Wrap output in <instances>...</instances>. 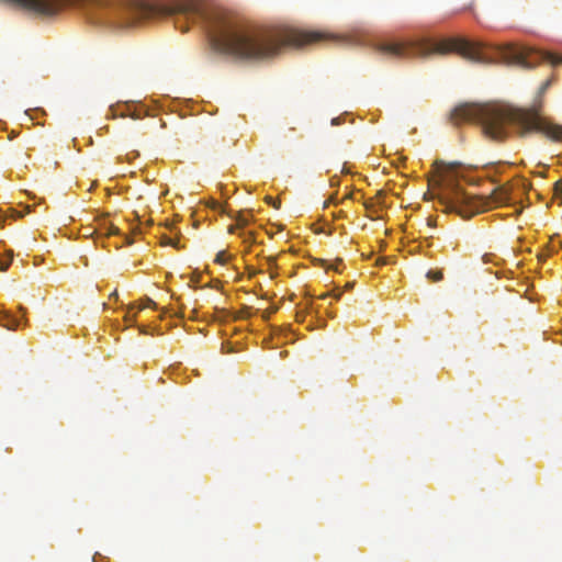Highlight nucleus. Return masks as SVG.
Returning <instances> with one entry per match:
<instances>
[{
	"label": "nucleus",
	"instance_id": "f257e3e1",
	"mask_svg": "<svg viewBox=\"0 0 562 562\" xmlns=\"http://www.w3.org/2000/svg\"><path fill=\"white\" fill-rule=\"evenodd\" d=\"M168 16L175 19V25L181 32L189 30L190 22L201 21L214 49L251 61L272 58L283 47H300L328 38L326 33L318 31L254 26L226 9L203 8L195 0L170 3L108 0V26L127 27L143 20Z\"/></svg>",
	"mask_w": 562,
	"mask_h": 562
},
{
	"label": "nucleus",
	"instance_id": "f03ea898",
	"mask_svg": "<svg viewBox=\"0 0 562 562\" xmlns=\"http://www.w3.org/2000/svg\"><path fill=\"white\" fill-rule=\"evenodd\" d=\"M450 120L454 125L479 123L482 133L493 140L505 139L512 125L521 135L540 132L552 140H562V126L543 117L537 106L524 109L508 104L462 103L453 109Z\"/></svg>",
	"mask_w": 562,
	"mask_h": 562
},
{
	"label": "nucleus",
	"instance_id": "7ed1b4c3",
	"mask_svg": "<svg viewBox=\"0 0 562 562\" xmlns=\"http://www.w3.org/2000/svg\"><path fill=\"white\" fill-rule=\"evenodd\" d=\"M376 50L382 55L394 58L427 57L432 54L446 55L457 53L462 57L481 63L483 56L480 47L460 37L446 38L439 42L428 40L417 42H383L376 45Z\"/></svg>",
	"mask_w": 562,
	"mask_h": 562
},
{
	"label": "nucleus",
	"instance_id": "20e7f679",
	"mask_svg": "<svg viewBox=\"0 0 562 562\" xmlns=\"http://www.w3.org/2000/svg\"><path fill=\"white\" fill-rule=\"evenodd\" d=\"M509 191L505 187L496 188L488 196L464 191L458 183L451 182L440 198L446 212L457 213L462 218H470L493 206L508 203Z\"/></svg>",
	"mask_w": 562,
	"mask_h": 562
},
{
	"label": "nucleus",
	"instance_id": "39448f33",
	"mask_svg": "<svg viewBox=\"0 0 562 562\" xmlns=\"http://www.w3.org/2000/svg\"><path fill=\"white\" fill-rule=\"evenodd\" d=\"M504 58H506L509 63H518L525 67H530V64L527 61L526 55L516 49L515 47L508 46L503 50Z\"/></svg>",
	"mask_w": 562,
	"mask_h": 562
},
{
	"label": "nucleus",
	"instance_id": "423d86ee",
	"mask_svg": "<svg viewBox=\"0 0 562 562\" xmlns=\"http://www.w3.org/2000/svg\"><path fill=\"white\" fill-rule=\"evenodd\" d=\"M13 258V251L12 250H5L0 247V270L5 271L12 261Z\"/></svg>",
	"mask_w": 562,
	"mask_h": 562
},
{
	"label": "nucleus",
	"instance_id": "0eeeda50",
	"mask_svg": "<svg viewBox=\"0 0 562 562\" xmlns=\"http://www.w3.org/2000/svg\"><path fill=\"white\" fill-rule=\"evenodd\" d=\"M83 235L85 236H88V235L94 236L95 235V243L100 244L101 247H104V238H103L102 234L99 233V231L97 228L92 229L90 227H87V228H85Z\"/></svg>",
	"mask_w": 562,
	"mask_h": 562
},
{
	"label": "nucleus",
	"instance_id": "6e6552de",
	"mask_svg": "<svg viewBox=\"0 0 562 562\" xmlns=\"http://www.w3.org/2000/svg\"><path fill=\"white\" fill-rule=\"evenodd\" d=\"M161 245L164 246H171L176 249H182V246L180 245L179 239H175L170 236L164 235L161 237Z\"/></svg>",
	"mask_w": 562,
	"mask_h": 562
},
{
	"label": "nucleus",
	"instance_id": "1a4fd4ad",
	"mask_svg": "<svg viewBox=\"0 0 562 562\" xmlns=\"http://www.w3.org/2000/svg\"><path fill=\"white\" fill-rule=\"evenodd\" d=\"M540 54V57L547 61H549L550 64L552 65H558V64H561L562 63V59L559 58L558 56L549 53V52H541L539 53Z\"/></svg>",
	"mask_w": 562,
	"mask_h": 562
},
{
	"label": "nucleus",
	"instance_id": "9d476101",
	"mask_svg": "<svg viewBox=\"0 0 562 562\" xmlns=\"http://www.w3.org/2000/svg\"><path fill=\"white\" fill-rule=\"evenodd\" d=\"M231 258V255L225 250H221L216 254L214 262L218 265H224Z\"/></svg>",
	"mask_w": 562,
	"mask_h": 562
},
{
	"label": "nucleus",
	"instance_id": "9b49d317",
	"mask_svg": "<svg viewBox=\"0 0 562 562\" xmlns=\"http://www.w3.org/2000/svg\"><path fill=\"white\" fill-rule=\"evenodd\" d=\"M426 277L432 282H438L442 280L443 273L441 270H429Z\"/></svg>",
	"mask_w": 562,
	"mask_h": 562
},
{
	"label": "nucleus",
	"instance_id": "f8f14e48",
	"mask_svg": "<svg viewBox=\"0 0 562 562\" xmlns=\"http://www.w3.org/2000/svg\"><path fill=\"white\" fill-rule=\"evenodd\" d=\"M234 218L236 220L239 227H244L249 223L248 216H246L243 212H238Z\"/></svg>",
	"mask_w": 562,
	"mask_h": 562
},
{
	"label": "nucleus",
	"instance_id": "ddd939ff",
	"mask_svg": "<svg viewBox=\"0 0 562 562\" xmlns=\"http://www.w3.org/2000/svg\"><path fill=\"white\" fill-rule=\"evenodd\" d=\"M553 194L557 199L562 201V179L554 183Z\"/></svg>",
	"mask_w": 562,
	"mask_h": 562
},
{
	"label": "nucleus",
	"instance_id": "4468645a",
	"mask_svg": "<svg viewBox=\"0 0 562 562\" xmlns=\"http://www.w3.org/2000/svg\"><path fill=\"white\" fill-rule=\"evenodd\" d=\"M106 234H108V238H110L111 236L120 234V228L117 226H115L112 222L108 221Z\"/></svg>",
	"mask_w": 562,
	"mask_h": 562
},
{
	"label": "nucleus",
	"instance_id": "2eb2a0df",
	"mask_svg": "<svg viewBox=\"0 0 562 562\" xmlns=\"http://www.w3.org/2000/svg\"><path fill=\"white\" fill-rule=\"evenodd\" d=\"M117 115H119V114H117V112H116V109H115L113 105H111L110 108H108V114H106L108 120H109L110 117H115V116H117Z\"/></svg>",
	"mask_w": 562,
	"mask_h": 562
},
{
	"label": "nucleus",
	"instance_id": "dca6fc26",
	"mask_svg": "<svg viewBox=\"0 0 562 562\" xmlns=\"http://www.w3.org/2000/svg\"><path fill=\"white\" fill-rule=\"evenodd\" d=\"M114 300L115 302L117 301V291L114 290L113 292H111L109 295H108V310L110 308V302Z\"/></svg>",
	"mask_w": 562,
	"mask_h": 562
},
{
	"label": "nucleus",
	"instance_id": "f3484780",
	"mask_svg": "<svg viewBox=\"0 0 562 562\" xmlns=\"http://www.w3.org/2000/svg\"><path fill=\"white\" fill-rule=\"evenodd\" d=\"M266 201H267V203H268V204H271V205H272L273 207H276V209H279V207H280V202H279V203H276L271 196H267V198H266Z\"/></svg>",
	"mask_w": 562,
	"mask_h": 562
},
{
	"label": "nucleus",
	"instance_id": "a211bd4d",
	"mask_svg": "<svg viewBox=\"0 0 562 562\" xmlns=\"http://www.w3.org/2000/svg\"><path fill=\"white\" fill-rule=\"evenodd\" d=\"M109 325H111V326H113V327H117V326H119V321H117V318L112 319V317H110V316L108 315V326H109Z\"/></svg>",
	"mask_w": 562,
	"mask_h": 562
},
{
	"label": "nucleus",
	"instance_id": "6ab92c4d",
	"mask_svg": "<svg viewBox=\"0 0 562 562\" xmlns=\"http://www.w3.org/2000/svg\"><path fill=\"white\" fill-rule=\"evenodd\" d=\"M16 324H18V322L15 319H12V324H8V325H3V326L7 327L8 329H14Z\"/></svg>",
	"mask_w": 562,
	"mask_h": 562
},
{
	"label": "nucleus",
	"instance_id": "aec40b11",
	"mask_svg": "<svg viewBox=\"0 0 562 562\" xmlns=\"http://www.w3.org/2000/svg\"><path fill=\"white\" fill-rule=\"evenodd\" d=\"M102 559L103 557L100 553H95L93 557V562H101Z\"/></svg>",
	"mask_w": 562,
	"mask_h": 562
},
{
	"label": "nucleus",
	"instance_id": "412c9836",
	"mask_svg": "<svg viewBox=\"0 0 562 562\" xmlns=\"http://www.w3.org/2000/svg\"><path fill=\"white\" fill-rule=\"evenodd\" d=\"M551 81L550 80H547L542 87H541V91L543 92L549 86H550Z\"/></svg>",
	"mask_w": 562,
	"mask_h": 562
},
{
	"label": "nucleus",
	"instance_id": "4be33fe9",
	"mask_svg": "<svg viewBox=\"0 0 562 562\" xmlns=\"http://www.w3.org/2000/svg\"><path fill=\"white\" fill-rule=\"evenodd\" d=\"M333 125H339L340 124V117H335L331 120Z\"/></svg>",
	"mask_w": 562,
	"mask_h": 562
},
{
	"label": "nucleus",
	"instance_id": "5701e85b",
	"mask_svg": "<svg viewBox=\"0 0 562 562\" xmlns=\"http://www.w3.org/2000/svg\"><path fill=\"white\" fill-rule=\"evenodd\" d=\"M336 300H339L340 296H341V292H338V293H333L331 294Z\"/></svg>",
	"mask_w": 562,
	"mask_h": 562
},
{
	"label": "nucleus",
	"instance_id": "b1692460",
	"mask_svg": "<svg viewBox=\"0 0 562 562\" xmlns=\"http://www.w3.org/2000/svg\"><path fill=\"white\" fill-rule=\"evenodd\" d=\"M330 295H331V293H324V294H322V295L319 296V299L324 300V299H326V297H328V296H330Z\"/></svg>",
	"mask_w": 562,
	"mask_h": 562
},
{
	"label": "nucleus",
	"instance_id": "393cba45",
	"mask_svg": "<svg viewBox=\"0 0 562 562\" xmlns=\"http://www.w3.org/2000/svg\"><path fill=\"white\" fill-rule=\"evenodd\" d=\"M122 313H123V319H124L125 322H127V321L130 319V318H128V312H127V313L122 312Z\"/></svg>",
	"mask_w": 562,
	"mask_h": 562
},
{
	"label": "nucleus",
	"instance_id": "a878e982",
	"mask_svg": "<svg viewBox=\"0 0 562 562\" xmlns=\"http://www.w3.org/2000/svg\"><path fill=\"white\" fill-rule=\"evenodd\" d=\"M338 183V180L336 178L331 179L330 184L336 186Z\"/></svg>",
	"mask_w": 562,
	"mask_h": 562
},
{
	"label": "nucleus",
	"instance_id": "bb28decb",
	"mask_svg": "<svg viewBox=\"0 0 562 562\" xmlns=\"http://www.w3.org/2000/svg\"><path fill=\"white\" fill-rule=\"evenodd\" d=\"M111 190H112V187H110V186L108 184V189H106L108 198L111 195Z\"/></svg>",
	"mask_w": 562,
	"mask_h": 562
},
{
	"label": "nucleus",
	"instance_id": "cd10ccee",
	"mask_svg": "<svg viewBox=\"0 0 562 562\" xmlns=\"http://www.w3.org/2000/svg\"><path fill=\"white\" fill-rule=\"evenodd\" d=\"M346 289H351L352 288V283L348 282L346 285H345Z\"/></svg>",
	"mask_w": 562,
	"mask_h": 562
},
{
	"label": "nucleus",
	"instance_id": "c85d7f7f",
	"mask_svg": "<svg viewBox=\"0 0 562 562\" xmlns=\"http://www.w3.org/2000/svg\"><path fill=\"white\" fill-rule=\"evenodd\" d=\"M353 194L352 193H348L346 194L345 199H352Z\"/></svg>",
	"mask_w": 562,
	"mask_h": 562
},
{
	"label": "nucleus",
	"instance_id": "c756f323",
	"mask_svg": "<svg viewBox=\"0 0 562 562\" xmlns=\"http://www.w3.org/2000/svg\"><path fill=\"white\" fill-rule=\"evenodd\" d=\"M149 305H155V302H154V301H151V300H148V306H149Z\"/></svg>",
	"mask_w": 562,
	"mask_h": 562
},
{
	"label": "nucleus",
	"instance_id": "7c9ffc66",
	"mask_svg": "<svg viewBox=\"0 0 562 562\" xmlns=\"http://www.w3.org/2000/svg\"><path fill=\"white\" fill-rule=\"evenodd\" d=\"M487 257H488L487 255H484V257H483V260H484L485 262H487Z\"/></svg>",
	"mask_w": 562,
	"mask_h": 562
},
{
	"label": "nucleus",
	"instance_id": "2f4dec72",
	"mask_svg": "<svg viewBox=\"0 0 562 562\" xmlns=\"http://www.w3.org/2000/svg\"><path fill=\"white\" fill-rule=\"evenodd\" d=\"M334 201H335V198H334V196H331V198H330V200H329V202H330V203H334Z\"/></svg>",
	"mask_w": 562,
	"mask_h": 562
},
{
	"label": "nucleus",
	"instance_id": "473e14b6",
	"mask_svg": "<svg viewBox=\"0 0 562 562\" xmlns=\"http://www.w3.org/2000/svg\"><path fill=\"white\" fill-rule=\"evenodd\" d=\"M229 232L233 233L234 232V226H231L229 227Z\"/></svg>",
	"mask_w": 562,
	"mask_h": 562
},
{
	"label": "nucleus",
	"instance_id": "72a5a7b5",
	"mask_svg": "<svg viewBox=\"0 0 562 562\" xmlns=\"http://www.w3.org/2000/svg\"><path fill=\"white\" fill-rule=\"evenodd\" d=\"M213 207H217V203L216 202H213Z\"/></svg>",
	"mask_w": 562,
	"mask_h": 562
}]
</instances>
